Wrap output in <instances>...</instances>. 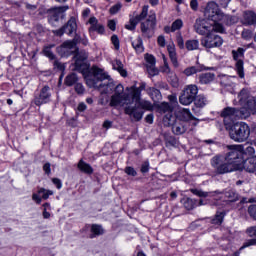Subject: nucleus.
Returning <instances> with one entry per match:
<instances>
[{
	"instance_id": "nucleus-1",
	"label": "nucleus",
	"mask_w": 256,
	"mask_h": 256,
	"mask_svg": "<svg viewBox=\"0 0 256 256\" xmlns=\"http://www.w3.org/2000/svg\"><path fill=\"white\" fill-rule=\"evenodd\" d=\"M237 23V18L229 14L220 13L215 17L213 21L203 20V18H197L194 23V30L198 35H205L206 31H214V33H224L225 26L231 27Z\"/></svg>"
},
{
	"instance_id": "nucleus-2",
	"label": "nucleus",
	"mask_w": 256,
	"mask_h": 256,
	"mask_svg": "<svg viewBox=\"0 0 256 256\" xmlns=\"http://www.w3.org/2000/svg\"><path fill=\"white\" fill-rule=\"evenodd\" d=\"M146 86L147 84L142 82L139 87H127V93H125V87H123V84L116 85L115 95H112L110 99V107H118V105H133V103H139V101H141V91H145Z\"/></svg>"
},
{
	"instance_id": "nucleus-3",
	"label": "nucleus",
	"mask_w": 256,
	"mask_h": 256,
	"mask_svg": "<svg viewBox=\"0 0 256 256\" xmlns=\"http://www.w3.org/2000/svg\"><path fill=\"white\" fill-rule=\"evenodd\" d=\"M91 76L86 77V84L90 89H97L101 95H108V93H113L115 95V83L111 79V76L105 70L92 66L90 69Z\"/></svg>"
},
{
	"instance_id": "nucleus-4",
	"label": "nucleus",
	"mask_w": 256,
	"mask_h": 256,
	"mask_svg": "<svg viewBox=\"0 0 256 256\" xmlns=\"http://www.w3.org/2000/svg\"><path fill=\"white\" fill-rule=\"evenodd\" d=\"M238 99L243 105L240 110L242 111V119H247L251 117V115L256 114V98L253 96H249V90L242 89L238 94Z\"/></svg>"
},
{
	"instance_id": "nucleus-5",
	"label": "nucleus",
	"mask_w": 256,
	"mask_h": 256,
	"mask_svg": "<svg viewBox=\"0 0 256 256\" xmlns=\"http://www.w3.org/2000/svg\"><path fill=\"white\" fill-rule=\"evenodd\" d=\"M135 103L136 104L134 106L128 104L124 108V113L129 115V117H133L134 121H141V119H143L145 112L141 109H145L146 111H153V104L147 100H139Z\"/></svg>"
},
{
	"instance_id": "nucleus-6",
	"label": "nucleus",
	"mask_w": 256,
	"mask_h": 256,
	"mask_svg": "<svg viewBox=\"0 0 256 256\" xmlns=\"http://www.w3.org/2000/svg\"><path fill=\"white\" fill-rule=\"evenodd\" d=\"M210 164L214 170V177H217V175H227V173H233V171H237V165L228 163L222 155H216L212 157Z\"/></svg>"
},
{
	"instance_id": "nucleus-7",
	"label": "nucleus",
	"mask_w": 256,
	"mask_h": 256,
	"mask_svg": "<svg viewBox=\"0 0 256 256\" xmlns=\"http://www.w3.org/2000/svg\"><path fill=\"white\" fill-rule=\"evenodd\" d=\"M230 127L229 135L232 141L236 143H243L249 139L251 135V128L245 122H237Z\"/></svg>"
},
{
	"instance_id": "nucleus-8",
	"label": "nucleus",
	"mask_w": 256,
	"mask_h": 256,
	"mask_svg": "<svg viewBox=\"0 0 256 256\" xmlns=\"http://www.w3.org/2000/svg\"><path fill=\"white\" fill-rule=\"evenodd\" d=\"M145 19L146 20L140 24V31L142 33V37L145 39H151V37L155 35V29H157V14L154 10H150L147 12Z\"/></svg>"
},
{
	"instance_id": "nucleus-9",
	"label": "nucleus",
	"mask_w": 256,
	"mask_h": 256,
	"mask_svg": "<svg viewBox=\"0 0 256 256\" xmlns=\"http://www.w3.org/2000/svg\"><path fill=\"white\" fill-rule=\"evenodd\" d=\"M200 35L204 36L200 42L205 49H215L223 45V38L215 34V30H207L204 34Z\"/></svg>"
},
{
	"instance_id": "nucleus-10",
	"label": "nucleus",
	"mask_w": 256,
	"mask_h": 256,
	"mask_svg": "<svg viewBox=\"0 0 256 256\" xmlns=\"http://www.w3.org/2000/svg\"><path fill=\"white\" fill-rule=\"evenodd\" d=\"M220 117H222L226 127H231L235 121L243 119V112L235 107H226L221 111Z\"/></svg>"
},
{
	"instance_id": "nucleus-11",
	"label": "nucleus",
	"mask_w": 256,
	"mask_h": 256,
	"mask_svg": "<svg viewBox=\"0 0 256 256\" xmlns=\"http://www.w3.org/2000/svg\"><path fill=\"white\" fill-rule=\"evenodd\" d=\"M228 152L223 158L231 165H240L241 159H243V153L241 152V145L227 146Z\"/></svg>"
},
{
	"instance_id": "nucleus-12",
	"label": "nucleus",
	"mask_w": 256,
	"mask_h": 256,
	"mask_svg": "<svg viewBox=\"0 0 256 256\" xmlns=\"http://www.w3.org/2000/svg\"><path fill=\"white\" fill-rule=\"evenodd\" d=\"M197 93H199V88L197 85H188L184 88L182 94L179 97V102L181 105H191L193 101L197 98Z\"/></svg>"
},
{
	"instance_id": "nucleus-13",
	"label": "nucleus",
	"mask_w": 256,
	"mask_h": 256,
	"mask_svg": "<svg viewBox=\"0 0 256 256\" xmlns=\"http://www.w3.org/2000/svg\"><path fill=\"white\" fill-rule=\"evenodd\" d=\"M232 57L234 61H236L235 67L237 74L239 75L240 79L245 78V71H244V62L243 59H245V49L238 48L237 50H232Z\"/></svg>"
},
{
	"instance_id": "nucleus-14",
	"label": "nucleus",
	"mask_w": 256,
	"mask_h": 256,
	"mask_svg": "<svg viewBox=\"0 0 256 256\" xmlns=\"http://www.w3.org/2000/svg\"><path fill=\"white\" fill-rule=\"evenodd\" d=\"M65 33L66 35L77 33V18L72 16L63 27L54 31V34L58 37H62Z\"/></svg>"
},
{
	"instance_id": "nucleus-15",
	"label": "nucleus",
	"mask_w": 256,
	"mask_h": 256,
	"mask_svg": "<svg viewBox=\"0 0 256 256\" xmlns=\"http://www.w3.org/2000/svg\"><path fill=\"white\" fill-rule=\"evenodd\" d=\"M221 13V9H219V4L215 1H210L207 3L204 9V16L206 18H202L204 21H214L215 18Z\"/></svg>"
},
{
	"instance_id": "nucleus-16",
	"label": "nucleus",
	"mask_w": 256,
	"mask_h": 256,
	"mask_svg": "<svg viewBox=\"0 0 256 256\" xmlns=\"http://www.w3.org/2000/svg\"><path fill=\"white\" fill-rule=\"evenodd\" d=\"M77 51V40H67L61 46L57 48V53L61 55V57H69V55H73Z\"/></svg>"
},
{
	"instance_id": "nucleus-17",
	"label": "nucleus",
	"mask_w": 256,
	"mask_h": 256,
	"mask_svg": "<svg viewBox=\"0 0 256 256\" xmlns=\"http://www.w3.org/2000/svg\"><path fill=\"white\" fill-rule=\"evenodd\" d=\"M191 193H193V195H196L197 197H213L215 201L213 205H215L216 207L221 206V200L223 199V192H220L219 190L211 192L210 195H209V192H205L199 189H191Z\"/></svg>"
},
{
	"instance_id": "nucleus-18",
	"label": "nucleus",
	"mask_w": 256,
	"mask_h": 256,
	"mask_svg": "<svg viewBox=\"0 0 256 256\" xmlns=\"http://www.w3.org/2000/svg\"><path fill=\"white\" fill-rule=\"evenodd\" d=\"M148 11L149 6H143L139 15L130 18L129 23L125 25V29H128V31H135V29H137V25H139V23H141V21L145 20V17H147Z\"/></svg>"
},
{
	"instance_id": "nucleus-19",
	"label": "nucleus",
	"mask_w": 256,
	"mask_h": 256,
	"mask_svg": "<svg viewBox=\"0 0 256 256\" xmlns=\"http://www.w3.org/2000/svg\"><path fill=\"white\" fill-rule=\"evenodd\" d=\"M51 88L46 85L41 90L39 95L34 97L33 103L37 105V107H41V105H46L51 101Z\"/></svg>"
},
{
	"instance_id": "nucleus-20",
	"label": "nucleus",
	"mask_w": 256,
	"mask_h": 256,
	"mask_svg": "<svg viewBox=\"0 0 256 256\" xmlns=\"http://www.w3.org/2000/svg\"><path fill=\"white\" fill-rule=\"evenodd\" d=\"M69 7L66 6H59V7H54L48 10V21L51 25H55V23H59V19L63 17V13L65 11H68Z\"/></svg>"
},
{
	"instance_id": "nucleus-21",
	"label": "nucleus",
	"mask_w": 256,
	"mask_h": 256,
	"mask_svg": "<svg viewBox=\"0 0 256 256\" xmlns=\"http://www.w3.org/2000/svg\"><path fill=\"white\" fill-rule=\"evenodd\" d=\"M236 171H246V173H255L256 171V156H252L236 165Z\"/></svg>"
},
{
	"instance_id": "nucleus-22",
	"label": "nucleus",
	"mask_w": 256,
	"mask_h": 256,
	"mask_svg": "<svg viewBox=\"0 0 256 256\" xmlns=\"http://www.w3.org/2000/svg\"><path fill=\"white\" fill-rule=\"evenodd\" d=\"M88 23L90 25L88 29L90 35L95 32L98 33L99 35H103V33H105V26L99 23V20H97L95 16L91 17Z\"/></svg>"
},
{
	"instance_id": "nucleus-23",
	"label": "nucleus",
	"mask_w": 256,
	"mask_h": 256,
	"mask_svg": "<svg viewBox=\"0 0 256 256\" xmlns=\"http://www.w3.org/2000/svg\"><path fill=\"white\" fill-rule=\"evenodd\" d=\"M189 127V122H183L181 120H178L173 124L172 126V132L174 135H183L187 131Z\"/></svg>"
},
{
	"instance_id": "nucleus-24",
	"label": "nucleus",
	"mask_w": 256,
	"mask_h": 256,
	"mask_svg": "<svg viewBox=\"0 0 256 256\" xmlns=\"http://www.w3.org/2000/svg\"><path fill=\"white\" fill-rule=\"evenodd\" d=\"M176 117L179 119L178 121H182V123H187V121H191V119H195L191 111L187 108L179 109L176 112Z\"/></svg>"
},
{
	"instance_id": "nucleus-25",
	"label": "nucleus",
	"mask_w": 256,
	"mask_h": 256,
	"mask_svg": "<svg viewBox=\"0 0 256 256\" xmlns=\"http://www.w3.org/2000/svg\"><path fill=\"white\" fill-rule=\"evenodd\" d=\"M198 79L201 85H209V83L215 81V74L211 72L202 73L199 75Z\"/></svg>"
},
{
	"instance_id": "nucleus-26",
	"label": "nucleus",
	"mask_w": 256,
	"mask_h": 256,
	"mask_svg": "<svg viewBox=\"0 0 256 256\" xmlns=\"http://www.w3.org/2000/svg\"><path fill=\"white\" fill-rule=\"evenodd\" d=\"M244 25H256V13L253 11H245L243 14Z\"/></svg>"
},
{
	"instance_id": "nucleus-27",
	"label": "nucleus",
	"mask_w": 256,
	"mask_h": 256,
	"mask_svg": "<svg viewBox=\"0 0 256 256\" xmlns=\"http://www.w3.org/2000/svg\"><path fill=\"white\" fill-rule=\"evenodd\" d=\"M167 51L169 54L170 61L174 67H179V61L177 60V52L175 50V45L170 44L167 46Z\"/></svg>"
},
{
	"instance_id": "nucleus-28",
	"label": "nucleus",
	"mask_w": 256,
	"mask_h": 256,
	"mask_svg": "<svg viewBox=\"0 0 256 256\" xmlns=\"http://www.w3.org/2000/svg\"><path fill=\"white\" fill-rule=\"evenodd\" d=\"M86 59H87V54H85L84 52L76 53V55L74 56V61H75L74 65L76 69H81V67L85 65Z\"/></svg>"
},
{
	"instance_id": "nucleus-29",
	"label": "nucleus",
	"mask_w": 256,
	"mask_h": 256,
	"mask_svg": "<svg viewBox=\"0 0 256 256\" xmlns=\"http://www.w3.org/2000/svg\"><path fill=\"white\" fill-rule=\"evenodd\" d=\"M77 167L79 171H81V173H85V175H93V167L90 166V164H88L87 162L80 160Z\"/></svg>"
},
{
	"instance_id": "nucleus-30",
	"label": "nucleus",
	"mask_w": 256,
	"mask_h": 256,
	"mask_svg": "<svg viewBox=\"0 0 256 256\" xmlns=\"http://www.w3.org/2000/svg\"><path fill=\"white\" fill-rule=\"evenodd\" d=\"M90 231H91L90 239H95V237H99V235H103V233H105L103 226H101L99 224H93L91 226Z\"/></svg>"
},
{
	"instance_id": "nucleus-31",
	"label": "nucleus",
	"mask_w": 256,
	"mask_h": 256,
	"mask_svg": "<svg viewBox=\"0 0 256 256\" xmlns=\"http://www.w3.org/2000/svg\"><path fill=\"white\" fill-rule=\"evenodd\" d=\"M226 215L225 211H217L214 218L211 219L212 225H222Z\"/></svg>"
},
{
	"instance_id": "nucleus-32",
	"label": "nucleus",
	"mask_w": 256,
	"mask_h": 256,
	"mask_svg": "<svg viewBox=\"0 0 256 256\" xmlns=\"http://www.w3.org/2000/svg\"><path fill=\"white\" fill-rule=\"evenodd\" d=\"M224 199L230 203H235V201H239V194L235 190H228L224 193Z\"/></svg>"
},
{
	"instance_id": "nucleus-33",
	"label": "nucleus",
	"mask_w": 256,
	"mask_h": 256,
	"mask_svg": "<svg viewBox=\"0 0 256 256\" xmlns=\"http://www.w3.org/2000/svg\"><path fill=\"white\" fill-rule=\"evenodd\" d=\"M147 94L151 97L152 101H159L161 99V91L159 89L150 87L147 89Z\"/></svg>"
},
{
	"instance_id": "nucleus-34",
	"label": "nucleus",
	"mask_w": 256,
	"mask_h": 256,
	"mask_svg": "<svg viewBox=\"0 0 256 256\" xmlns=\"http://www.w3.org/2000/svg\"><path fill=\"white\" fill-rule=\"evenodd\" d=\"M113 69L118 71V73H120L121 77H127V70H125V68H123V62H121L120 60H115L113 62Z\"/></svg>"
},
{
	"instance_id": "nucleus-35",
	"label": "nucleus",
	"mask_w": 256,
	"mask_h": 256,
	"mask_svg": "<svg viewBox=\"0 0 256 256\" xmlns=\"http://www.w3.org/2000/svg\"><path fill=\"white\" fill-rule=\"evenodd\" d=\"M203 66H192L184 70V75L191 77V75H196V73H201L203 71Z\"/></svg>"
},
{
	"instance_id": "nucleus-36",
	"label": "nucleus",
	"mask_w": 256,
	"mask_h": 256,
	"mask_svg": "<svg viewBox=\"0 0 256 256\" xmlns=\"http://www.w3.org/2000/svg\"><path fill=\"white\" fill-rule=\"evenodd\" d=\"M177 121H179V120H177V118L175 116H173V112L166 114L163 118V122L168 127H173V125H175V122H177Z\"/></svg>"
},
{
	"instance_id": "nucleus-37",
	"label": "nucleus",
	"mask_w": 256,
	"mask_h": 256,
	"mask_svg": "<svg viewBox=\"0 0 256 256\" xmlns=\"http://www.w3.org/2000/svg\"><path fill=\"white\" fill-rule=\"evenodd\" d=\"M185 46L188 51H197L199 49V40H187Z\"/></svg>"
},
{
	"instance_id": "nucleus-38",
	"label": "nucleus",
	"mask_w": 256,
	"mask_h": 256,
	"mask_svg": "<svg viewBox=\"0 0 256 256\" xmlns=\"http://www.w3.org/2000/svg\"><path fill=\"white\" fill-rule=\"evenodd\" d=\"M132 47L137 53H143V51H145L141 37H138L134 42H132Z\"/></svg>"
},
{
	"instance_id": "nucleus-39",
	"label": "nucleus",
	"mask_w": 256,
	"mask_h": 256,
	"mask_svg": "<svg viewBox=\"0 0 256 256\" xmlns=\"http://www.w3.org/2000/svg\"><path fill=\"white\" fill-rule=\"evenodd\" d=\"M158 109L160 113H173V106L167 102H162L160 105H158Z\"/></svg>"
},
{
	"instance_id": "nucleus-40",
	"label": "nucleus",
	"mask_w": 256,
	"mask_h": 256,
	"mask_svg": "<svg viewBox=\"0 0 256 256\" xmlns=\"http://www.w3.org/2000/svg\"><path fill=\"white\" fill-rule=\"evenodd\" d=\"M251 245H256V239H250L248 241H246L238 251L234 252L232 254V256H240L241 255V251H243V249H246V247H251Z\"/></svg>"
},
{
	"instance_id": "nucleus-41",
	"label": "nucleus",
	"mask_w": 256,
	"mask_h": 256,
	"mask_svg": "<svg viewBox=\"0 0 256 256\" xmlns=\"http://www.w3.org/2000/svg\"><path fill=\"white\" fill-rule=\"evenodd\" d=\"M194 105L199 108L205 107L207 105V98L203 95H198L194 100Z\"/></svg>"
},
{
	"instance_id": "nucleus-42",
	"label": "nucleus",
	"mask_w": 256,
	"mask_h": 256,
	"mask_svg": "<svg viewBox=\"0 0 256 256\" xmlns=\"http://www.w3.org/2000/svg\"><path fill=\"white\" fill-rule=\"evenodd\" d=\"M77 74L75 73H72L70 75H68L66 78H65V84L68 86V87H73V85H75V83H77Z\"/></svg>"
},
{
	"instance_id": "nucleus-43",
	"label": "nucleus",
	"mask_w": 256,
	"mask_h": 256,
	"mask_svg": "<svg viewBox=\"0 0 256 256\" xmlns=\"http://www.w3.org/2000/svg\"><path fill=\"white\" fill-rule=\"evenodd\" d=\"M183 28V20L176 19L171 25V33H175V31H179Z\"/></svg>"
},
{
	"instance_id": "nucleus-44",
	"label": "nucleus",
	"mask_w": 256,
	"mask_h": 256,
	"mask_svg": "<svg viewBox=\"0 0 256 256\" xmlns=\"http://www.w3.org/2000/svg\"><path fill=\"white\" fill-rule=\"evenodd\" d=\"M38 194L42 195V199L47 200L51 195H53V190H47L45 188H40Z\"/></svg>"
},
{
	"instance_id": "nucleus-45",
	"label": "nucleus",
	"mask_w": 256,
	"mask_h": 256,
	"mask_svg": "<svg viewBox=\"0 0 256 256\" xmlns=\"http://www.w3.org/2000/svg\"><path fill=\"white\" fill-rule=\"evenodd\" d=\"M241 37L245 41H251V39H253V31L249 29H244L241 33Z\"/></svg>"
},
{
	"instance_id": "nucleus-46",
	"label": "nucleus",
	"mask_w": 256,
	"mask_h": 256,
	"mask_svg": "<svg viewBox=\"0 0 256 256\" xmlns=\"http://www.w3.org/2000/svg\"><path fill=\"white\" fill-rule=\"evenodd\" d=\"M176 43L180 49L185 48V40L183 39V35L181 32H177L176 34Z\"/></svg>"
},
{
	"instance_id": "nucleus-47",
	"label": "nucleus",
	"mask_w": 256,
	"mask_h": 256,
	"mask_svg": "<svg viewBox=\"0 0 256 256\" xmlns=\"http://www.w3.org/2000/svg\"><path fill=\"white\" fill-rule=\"evenodd\" d=\"M148 75H150V77H155V75H159V70L155 67V65L153 66H146Z\"/></svg>"
},
{
	"instance_id": "nucleus-48",
	"label": "nucleus",
	"mask_w": 256,
	"mask_h": 256,
	"mask_svg": "<svg viewBox=\"0 0 256 256\" xmlns=\"http://www.w3.org/2000/svg\"><path fill=\"white\" fill-rule=\"evenodd\" d=\"M184 207H185V209H187L188 211H191V209H194V208H195V202L193 201V199L187 198V199L184 201Z\"/></svg>"
},
{
	"instance_id": "nucleus-49",
	"label": "nucleus",
	"mask_w": 256,
	"mask_h": 256,
	"mask_svg": "<svg viewBox=\"0 0 256 256\" xmlns=\"http://www.w3.org/2000/svg\"><path fill=\"white\" fill-rule=\"evenodd\" d=\"M43 53L45 57H48V59H50V61H55V54H53V51H51V48L45 47L43 50Z\"/></svg>"
},
{
	"instance_id": "nucleus-50",
	"label": "nucleus",
	"mask_w": 256,
	"mask_h": 256,
	"mask_svg": "<svg viewBox=\"0 0 256 256\" xmlns=\"http://www.w3.org/2000/svg\"><path fill=\"white\" fill-rule=\"evenodd\" d=\"M74 89L77 95H83L85 93V86L81 83H76Z\"/></svg>"
},
{
	"instance_id": "nucleus-51",
	"label": "nucleus",
	"mask_w": 256,
	"mask_h": 256,
	"mask_svg": "<svg viewBox=\"0 0 256 256\" xmlns=\"http://www.w3.org/2000/svg\"><path fill=\"white\" fill-rule=\"evenodd\" d=\"M145 60H146V62H147L146 67H147V66H153V65H155V63H156V61H155V56H154V55H151V54H147V55L145 56Z\"/></svg>"
},
{
	"instance_id": "nucleus-52",
	"label": "nucleus",
	"mask_w": 256,
	"mask_h": 256,
	"mask_svg": "<svg viewBox=\"0 0 256 256\" xmlns=\"http://www.w3.org/2000/svg\"><path fill=\"white\" fill-rule=\"evenodd\" d=\"M122 7H123V5H121V3H117L116 5H114L110 8V14L116 15V13H119V11H121Z\"/></svg>"
},
{
	"instance_id": "nucleus-53",
	"label": "nucleus",
	"mask_w": 256,
	"mask_h": 256,
	"mask_svg": "<svg viewBox=\"0 0 256 256\" xmlns=\"http://www.w3.org/2000/svg\"><path fill=\"white\" fill-rule=\"evenodd\" d=\"M111 41H112V44L114 45L116 51H119V47H120L119 37L114 34L111 37Z\"/></svg>"
},
{
	"instance_id": "nucleus-54",
	"label": "nucleus",
	"mask_w": 256,
	"mask_h": 256,
	"mask_svg": "<svg viewBox=\"0 0 256 256\" xmlns=\"http://www.w3.org/2000/svg\"><path fill=\"white\" fill-rule=\"evenodd\" d=\"M126 175H130L131 177H137V171H135V168L131 166H127L125 168Z\"/></svg>"
},
{
	"instance_id": "nucleus-55",
	"label": "nucleus",
	"mask_w": 256,
	"mask_h": 256,
	"mask_svg": "<svg viewBox=\"0 0 256 256\" xmlns=\"http://www.w3.org/2000/svg\"><path fill=\"white\" fill-rule=\"evenodd\" d=\"M248 213H249L250 217H253V219H256V204L249 206Z\"/></svg>"
},
{
	"instance_id": "nucleus-56",
	"label": "nucleus",
	"mask_w": 256,
	"mask_h": 256,
	"mask_svg": "<svg viewBox=\"0 0 256 256\" xmlns=\"http://www.w3.org/2000/svg\"><path fill=\"white\" fill-rule=\"evenodd\" d=\"M168 101H170V106H172L175 109V105H177V95L172 94L168 96Z\"/></svg>"
},
{
	"instance_id": "nucleus-57",
	"label": "nucleus",
	"mask_w": 256,
	"mask_h": 256,
	"mask_svg": "<svg viewBox=\"0 0 256 256\" xmlns=\"http://www.w3.org/2000/svg\"><path fill=\"white\" fill-rule=\"evenodd\" d=\"M246 233L249 237H256V226H251L246 229Z\"/></svg>"
},
{
	"instance_id": "nucleus-58",
	"label": "nucleus",
	"mask_w": 256,
	"mask_h": 256,
	"mask_svg": "<svg viewBox=\"0 0 256 256\" xmlns=\"http://www.w3.org/2000/svg\"><path fill=\"white\" fill-rule=\"evenodd\" d=\"M190 9H192V11H198L199 2L197 0H191L190 1Z\"/></svg>"
},
{
	"instance_id": "nucleus-59",
	"label": "nucleus",
	"mask_w": 256,
	"mask_h": 256,
	"mask_svg": "<svg viewBox=\"0 0 256 256\" xmlns=\"http://www.w3.org/2000/svg\"><path fill=\"white\" fill-rule=\"evenodd\" d=\"M52 183L56 186L57 189H61L63 187V182L59 178H53Z\"/></svg>"
},
{
	"instance_id": "nucleus-60",
	"label": "nucleus",
	"mask_w": 256,
	"mask_h": 256,
	"mask_svg": "<svg viewBox=\"0 0 256 256\" xmlns=\"http://www.w3.org/2000/svg\"><path fill=\"white\" fill-rule=\"evenodd\" d=\"M141 173H149V161H145L141 166Z\"/></svg>"
},
{
	"instance_id": "nucleus-61",
	"label": "nucleus",
	"mask_w": 256,
	"mask_h": 256,
	"mask_svg": "<svg viewBox=\"0 0 256 256\" xmlns=\"http://www.w3.org/2000/svg\"><path fill=\"white\" fill-rule=\"evenodd\" d=\"M244 153L246 155H255V148L253 146H248L245 150Z\"/></svg>"
},
{
	"instance_id": "nucleus-62",
	"label": "nucleus",
	"mask_w": 256,
	"mask_h": 256,
	"mask_svg": "<svg viewBox=\"0 0 256 256\" xmlns=\"http://www.w3.org/2000/svg\"><path fill=\"white\" fill-rule=\"evenodd\" d=\"M108 27L111 31H115V29H117V23L115 22V20H109Z\"/></svg>"
},
{
	"instance_id": "nucleus-63",
	"label": "nucleus",
	"mask_w": 256,
	"mask_h": 256,
	"mask_svg": "<svg viewBox=\"0 0 256 256\" xmlns=\"http://www.w3.org/2000/svg\"><path fill=\"white\" fill-rule=\"evenodd\" d=\"M77 110L80 112V113H83V111H86L87 110V104L84 103V102H81L78 104V107H77Z\"/></svg>"
},
{
	"instance_id": "nucleus-64",
	"label": "nucleus",
	"mask_w": 256,
	"mask_h": 256,
	"mask_svg": "<svg viewBox=\"0 0 256 256\" xmlns=\"http://www.w3.org/2000/svg\"><path fill=\"white\" fill-rule=\"evenodd\" d=\"M157 42L160 47H165V36H158Z\"/></svg>"
}]
</instances>
